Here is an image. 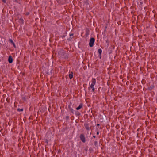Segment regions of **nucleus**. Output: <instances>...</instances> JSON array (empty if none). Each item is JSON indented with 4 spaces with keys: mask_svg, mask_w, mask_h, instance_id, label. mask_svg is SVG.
I'll list each match as a JSON object with an SVG mask.
<instances>
[{
    "mask_svg": "<svg viewBox=\"0 0 157 157\" xmlns=\"http://www.w3.org/2000/svg\"><path fill=\"white\" fill-rule=\"evenodd\" d=\"M8 61L10 63H12L13 61V59L11 56H10L8 58Z\"/></svg>",
    "mask_w": 157,
    "mask_h": 157,
    "instance_id": "5",
    "label": "nucleus"
},
{
    "mask_svg": "<svg viewBox=\"0 0 157 157\" xmlns=\"http://www.w3.org/2000/svg\"><path fill=\"white\" fill-rule=\"evenodd\" d=\"M95 41V39L94 38H91L90 40L89 45L91 47L93 46L94 44Z\"/></svg>",
    "mask_w": 157,
    "mask_h": 157,
    "instance_id": "1",
    "label": "nucleus"
},
{
    "mask_svg": "<svg viewBox=\"0 0 157 157\" xmlns=\"http://www.w3.org/2000/svg\"><path fill=\"white\" fill-rule=\"evenodd\" d=\"M85 127L87 130H90V128L88 125H86L85 126Z\"/></svg>",
    "mask_w": 157,
    "mask_h": 157,
    "instance_id": "12",
    "label": "nucleus"
},
{
    "mask_svg": "<svg viewBox=\"0 0 157 157\" xmlns=\"http://www.w3.org/2000/svg\"><path fill=\"white\" fill-rule=\"evenodd\" d=\"M89 30L88 29H87L86 30V34H89Z\"/></svg>",
    "mask_w": 157,
    "mask_h": 157,
    "instance_id": "15",
    "label": "nucleus"
},
{
    "mask_svg": "<svg viewBox=\"0 0 157 157\" xmlns=\"http://www.w3.org/2000/svg\"><path fill=\"white\" fill-rule=\"evenodd\" d=\"M97 131V134L98 135H99V131H98V130L97 129V130H96Z\"/></svg>",
    "mask_w": 157,
    "mask_h": 157,
    "instance_id": "20",
    "label": "nucleus"
},
{
    "mask_svg": "<svg viewBox=\"0 0 157 157\" xmlns=\"http://www.w3.org/2000/svg\"><path fill=\"white\" fill-rule=\"evenodd\" d=\"M9 41L10 42V43L12 44L13 45V46L15 48L16 47V46H15V43H14V42H13V40H12V39H9Z\"/></svg>",
    "mask_w": 157,
    "mask_h": 157,
    "instance_id": "6",
    "label": "nucleus"
},
{
    "mask_svg": "<svg viewBox=\"0 0 157 157\" xmlns=\"http://www.w3.org/2000/svg\"><path fill=\"white\" fill-rule=\"evenodd\" d=\"M102 52V50L101 49H99L98 50V52L100 55L101 54Z\"/></svg>",
    "mask_w": 157,
    "mask_h": 157,
    "instance_id": "9",
    "label": "nucleus"
},
{
    "mask_svg": "<svg viewBox=\"0 0 157 157\" xmlns=\"http://www.w3.org/2000/svg\"><path fill=\"white\" fill-rule=\"evenodd\" d=\"M70 36L71 37H72L71 36H73V34H70Z\"/></svg>",
    "mask_w": 157,
    "mask_h": 157,
    "instance_id": "21",
    "label": "nucleus"
},
{
    "mask_svg": "<svg viewBox=\"0 0 157 157\" xmlns=\"http://www.w3.org/2000/svg\"><path fill=\"white\" fill-rule=\"evenodd\" d=\"M29 12H27L26 13V15L28 16V15H29Z\"/></svg>",
    "mask_w": 157,
    "mask_h": 157,
    "instance_id": "19",
    "label": "nucleus"
},
{
    "mask_svg": "<svg viewBox=\"0 0 157 157\" xmlns=\"http://www.w3.org/2000/svg\"><path fill=\"white\" fill-rule=\"evenodd\" d=\"M17 110L19 112H21V111H23V109L18 108L17 109Z\"/></svg>",
    "mask_w": 157,
    "mask_h": 157,
    "instance_id": "10",
    "label": "nucleus"
},
{
    "mask_svg": "<svg viewBox=\"0 0 157 157\" xmlns=\"http://www.w3.org/2000/svg\"><path fill=\"white\" fill-rule=\"evenodd\" d=\"M69 77L70 79L72 78L73 77V73L72 72H71V73L69 74Z\"/></svg>",
    "mask_w": 157,
    "mask_h": 157,
    "instance_id": "8",
    "label": "nucleus"
},
{
    "mask_svg": "<svg viewBox=\"0 0 157 157\" xmlns=\"http://www.w3.org/2000/svg\"><path fill=\"white\" fill-rule=\"evenodd\" d=\"M62 30L63 33V35H61L60 36L61 37H62L63 38L66 36V31L65 28L63 27H62Z\"/></svg>",
    "mask_w": 157,
    "mask_h": 157,
    "instance_id": "4",
    "label": "nucleus"
},
{
    "mask_svg": "<svg viewBox=\"0 0 157 157\" xmlns=\"http://www.w3.org/2000/svg\"><path fill=\"white\" fill-rule=\"evenodd\" d=\"M97 125L98 126H99L100 125V124H97Z\"/></svg>",
    "mask_w": 157,
    "mask_h": 157,
    "instance_id": "22",
    "label": "nucleus"
},
{
    "mask_svg": "<svg viewBox=\"0 0 157 157\" xmlns=\"http://www.w3.org/2000/svg\"><path fill=\"white\" fill-rule=\"evenodd\" d=\"M96 80L95 78H93L92 80V83L90 86V87H89V89L90 88H93L94 87V86L96 84Z\"/></svg>",
    "mask_w": 157,
    "mask_h": 157,
    "instance_id": "2",
    "label": "nucleus"
},
{
    "mask_svg": "<svg viewBox=\"0 0 157 157\" xmlns=\"http://www.w3.org/2000/svg\"><path fill=\"white\" fill-rule=\"evenodd\" d=\"M2 1L4 3L6 2V0H2Z\"/></svg>",
    "mask_w": 157,
    "mask_h": 157,
    "instance_id": "18",
    "label": "nucleus"
},
{
    "mask_svg": "<svg viewBox=\"0 0 157 157\" xmlns=\"http://www.w3.org/2000/svg\"><path fill=\"white\" fill-rule=\"evenodd\" d=\"M92 88V91L93 92H94V90H95V89H94V87H93V88Z\"/></svg>",
    "mask_w": 157,
    "mask_h": 157,
    "instance_id": "17",
    "label": "nucleus"
},
{
    "mask_svg": "<svg viewBox=\"0 0 157 157\" xmlns=\"http://www.w3.org/2000/svg\"><path fill=\"white\" fill-rule=\"evenodd\" d=\"M19 20L22 24H23L24 23V20L22 18H21L19 19Z\"/></svg>",
    "mask_w": 157,
    "mask_h": 157,
    "instance_id": "11",
    "label": "nucleus"
},
{
    "mask_svg": "<svg viewBox=\"0 0 157 157\" xmlns=\"http://www.w3.org/2000/svg\"><path fill=\"white\" fill-rule=\"evenodd\" d=\"M22 100H23L25 101H26V98L25 97H22Z\"/></svg>",
    "mask_w": 157,
    "mask_h": 157,
    "instance_id": "16",
    "label": "nucleus"
},
{
    "mask_svg": "<svg viewBox=\"0 0 157 157\" xmlns=\"http://www.w3.org/2000/svg\"><path fill=\"white\" fill-rule=\"evenodd\" d=\"M93 137L94 138H95V136H93Z\"/></svg>",
    "mask_w": 157,
    "mask_h": 157,
    "instance_id": "23",
    "label": "nucleus"
},
{
    "mask_svg": "<svg viewBox=\"0 0 157 157\" xmlns=\"http://www.w3.org/2000/svg\"><path fill=\"white\" fill-rule=\"evenodd\" d=\"M69 110H70V112H72V113H73V109L72 108H70L69 109Z\"/></svg>",
    "mask_w": 157,
    "mask_h": 157,
    "instance_id": "14",
    "label": "nucleus"
},
{
    "mask_svg": "<svg viewBox=\"0 0 157 157\" xmlns=\"http://www.w3.org/2000/svg\"><path fill=\"white\" fill-rule=\"evenodd\" d=\"M80 137L81 140L84 143L85 142V138L84 135L82 134H81L80 136Z\"/></svg>",
    "mask_w": 157,
    "mask_h": 157,
    "instance_id": "3",
    "label": "nucleus"
},
{
    "mask_svg": "<svg viewBox=\"0 0 157 157\" xmlns=\"http://www.w3.org/2000/svg\"><path fill=\"white\" fill-rule=\"evenodd\" d=\"M154 87V86H150V87H149V90H151L152 89H153Z\"/></svg>",
    "mask_w": 157,
    "mask_h": 157,
    "instance_id": "13",
    "label": "nucleus"
},
{
    "mask_svg": "<svg viewBox=\"0 0 157 157\" xmlns=\"http://www.w3.org/2000/svg\"><path fill=\"white\" fill-rule=\"evenodd\" d=\"M82 106H83L82 104H80L79 105V106L76 108V109L77 110H79L80 109H81L82 107Z\"/></svg>",
    "mask_w": 157,
    "mask_h": 157,
    "instance_id": "7",
    "label": "nucleus"
}]
</instances>
